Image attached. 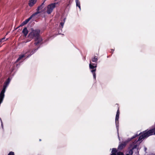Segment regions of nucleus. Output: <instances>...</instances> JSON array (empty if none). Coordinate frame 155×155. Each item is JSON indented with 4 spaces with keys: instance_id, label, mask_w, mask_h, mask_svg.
Returning <instances> with one entry per match:
<instances>
[{
    "instance_id": "obj_26",
    "label": "nucleus",
    "mask_w": 155,
    "mask_h": 155,
    "mask_svg": "<svg viewBox=\"0 0 155 155\" xmlns=\"http://www.w3.org/2000/svg\"><path fill=\"white\" fill-rule=\"evenodd\" d=\"M33 54V53H32V54H31V55L32 54Z\"/></svg>"
},
{
    "instance_id": "obj_3",
    "label": "nucleus",
    "mask_w": 155,
    "mask_h": 155,
    "mask_svg": "<svg viewBox=\"0 0 155 155\" xmlns=\"http://www.w3.org/2000/svg\"><path fill=\"white\" fill-rule=\"evenodd\" d=\"M151 133H152V132L151 130H149L148 131H143L142 135H140L139 138L138 139L136 142H137L138 141L141 140L142 139L148 137L150 136H151Z\"/></svg>"
},
{
    "instance_id": "obj_24",
    "label": "nucleus",
    "mask_w": 155,
    "mask_h": 155,
    "mask_svg": "<svg viewBox=\"0 0 155 155\" xmlns=\"http://www.w3.org/2000/svg\"><path fill=\"white\" fill-rule=\"evenodd\" d=\"M110 155H117V154L116 153H111Z\"/></svg>"
},
{
    "instance_id": "obj_19",
    "label": "nucleus",
    "mask_w": 155,
    "mask_h": 155,
    "mask_svg": "<svg viewBox=\"0 0 155 155\" xmlns=\"http://www.w3.org/2000/svg\"><path fill=\"white\" fill-rule=\"evenodd\" d=\"M8 155H15L14 153L12 152H10L8 153Z\"/></svg>"
},
{
    "instance_id": "obj_18",
    "label": "nucleus",
    "mask_w": 155,
    "mask_h": 155,
    "mask_svg": "<svg viewBox=\"0 0 155 155\" xmlns=\"http://www.w3.org/2000/svg\"><path fill=\"white\" fill-rule=\"evenodd\" d=\"M137 144H136V145H135L133 147L132 149L133 150H134V149H135V148H137Z\"/></svg>"
},
{
    "instance_id": "obj_20",
    "label": "nucleus",
    "mask_w": 155,
    "mask_h": 155,
    "mask_svg": "<svg viewBox=\"0 0 155 155\" xmlns=\"http://www.w3.org/2000/svg\"><path fill=\"white\" fill-rule=\"evenodd\" d=\"M138 135H138L137 134H136L135 135L133 136V137L131 138V139H133L135 138L136 137L138 136Z\"/></svg>"
},
{
    "instance_id": "obj_1",
    "label": "nucleus",
    "mask_w": 155,
    "mask_h": 155,
    "mask_svg": "<svg viewBox=\"0 0 155 155\" xmlns=\"http://www.w3.org/2000/svg\"><path fill=\"white\" fill-rule=\"evenodd\" d=\"M40 33V31L39 29L34 30L31 29V32L29 34L28 36L31 39H32L34 37L35 38V40L37 41L35 43L36 45H37L41 41V38L39 37V35Z\"/></svg>"
},
{
    "instance_id": "obj_6",
    "label": "nucleus",
    "mask_w": 155,
    "mask_h": 155,
    "mask_svg": "<svg viewBox=\"0 0 155 155\" xmlns=\"http://www.w3.org/2000/svg\"><path fill=\"white\" fill-rule=\"evenodd\" d=\"M10 81V79L9 78H8L6 81L5 82V84L4 85L2 91L0 93H2L4 95V93L5 91V89L9 84Z\"/></svg>"
},
{
    "instance_id": "obj_8",
    "label": "nucleus",
    "mask_w": 155,
    "mask_h": 155,
    "mask_svg": "<svg viewBox=\"0 0 155 155\" xmlns=\"http://www.w3.org/2000/svg\"><path fill=\"white\" fill-rule=\"evenodd\" d=\"M37 0H29L28 5L30 6H32L36 2Z\"/></svg>"
},
{
    "instance_id": "obj_4",
    "label": "nucleus",
    "mask_w": 155,
    "mask_h": 155,
    "mask_svg": "<svg viewBox=\"0 0 155 155\" xmlns=\"http://www.w3.org/2000/svg\"><path fill=\"white\" fill-rule=\"evenodd\" d=\"M117 105V112L116 114L115 117V124L116 127H118L119 126V115L120 114V112L119 110V105L117 104H116Z\"/></svg>"
},
{
    "instance_id": "obj_7",
    "label": "nucleus",
    "mask_w": 155,
    "mask_h": 155,
    "mask_svg": "<svg viewBox=\"0 0 155 155\" xmlns=\"http://www.w3.org/2000/svg\"><path fill=\"white\" fill-rule=\"evenodd\" d=\"M126 145V143L124 142L121 143L119 145L117 149L119 150H121L125 147Z\"/></svg>"
},
{
    "instance_id": "obj_17",
    "label": "nucleus",
    "mask_w": 155,
    "mask_h": 155,
    "mask_svg": "<svg viewBox=\"0 0 155 155\" xmlns=\"http://www.w3.org/2000/svg\"><path fill=\"white\" fill-rule=\"evenodd\" d=\"M133 149H131L129 150V153L130 154L132 155L133 153Z\"/></svg>"
},
{
    "instance_id": "obj_11",
    "label": "nucleus",
    "mask_w": 155,
    "mask_h": 155,
    "mask_svg": "<svg viewBox=\"0 0 155 155\" xmlns=\"http://www.w3.org/2000/svg\"><path fill=\"white\" fill-rule=\"evenodd\" d=\"M37 13H36L35 14L33 15L31 17H30V18H28L27 19V20H25V21H23V23L25 25L26 24L28 21H29L30 20V19H31L32 17L34 15H35L36 14H37Z\"/></svg>"
},
{
    "instance_id": "obj_25",
    "label": "nucleus",
    "mask_w": 155,
    "mask_h": 155,
    "mask_svg": "<svg viewBox=\"0 0 155 155\" xmlns=\"http://www.w3.org/2000/svg\"><path fill=\"white\" fill-rule=\"evenodd\" d=\"M25 25V24L24 23H23V22L22 24H21V26H22L24 25Z\"/></svg>"
},
{
    "instance_id": "obj_5",
    "label": "nucleus",
    "mask_w": 155,
    "mask_h": 155,
    "mask_svg": "<svg viewBox=\"0 0 155 155\" xmlns=\"http://www.w3.org/2000/svg\"><path fill=\"white\" fill-rule=\"evenodd\" d=\"M56 4V3H53L48 6L47 12L48 14H50L53 11L55 7Z\"/></svg>"
},
{
    "instance_id": "obj_12",
    "label": "nucleus",
    "mask_w": 155,
    "mask_h": 155,
    "mask_svg": "<svg viewBox=\"0 0 155 155\" xmlns=\"http://www.w3.org/2000/svg\"><path fill=\"white\" fill-rule=\"evenodd\" d=\"M76 5L78 6L80 9H81L80 4V2L78 0H76Z\"/></svg>"
},
{
    "instance_id": "obj_10",
    "label": "nucleus",
    "mask_w": 155,
    "mask_h": 155,
    "mask_svg": "<svg viewBox=\"0 0 155 155\" xmlns=\"http://www.w3.org/2000/svg\"><path fill=\"white\" fill-rule=\"evenodd\" d=\"M26 55H25V56L24 54H21L20 55H19V58H18L17 60L16 61L17 62H18L20 60H21L22 58H24L25 56H26Z\"/></svg>"
},
{
    "instance_id": "obj_22",
    "label": "nucleus",
    "mask_w": 155,
    "mask_h": 155,
    "mask_svg": "<svg viewBox=\"0 0 155 155\" xmlns=\"http://www.w3.org/2000/svg\"><path fill=\"white\" fill-rule=\"evenodd\" d=\"M5 39V38H2L1 39H0V42H1L4 39Z\"/></svg>"
},
{
    "instance_id": "obj_13",
    "label": "nucleus",
    "mask_w": 155,
    "mask_h": 155,
    "mask_svg": "<svg viewBox=\"0 0 155 155\" xmlns=\"http://www.w3.org/2000/svg\"><path fill=\"white\" fill-rule=\"evenodd\" d=\"M117 150L115 148H113L111 151V153H114L117 154Z\"/></svg>"
},
{
    "instance_id": "obj_14",
    "label": "nucleus",
    "mask_w": 155,
    "mask_h": 155,
    "mask_svg": "<svg viewBox=\"0 0 155 155\" xmlns=\"http://www.w3.org/2000/svg\"><path fill=\"white\" fill-rule=\"evenodd\" d=\"M43 3L41 5L39 6L38 8V13H39L40 11H39L43 7Z\"/></svg>"
},
{
    "instance_id": "obj_9",
    "label": "nucleus",
    "mask_w": 155,
    "mask_h": 155,
    "mask_svg": "<svg viewBox=\"0 0 155 155\" xmlns=\"http://www.w3.org/2000/svg\"><path fill=\"white\" fill-rule=\"evenodd\" d=\"M22 32L23 33L24 35L25 36H26L28 33V31L27 30V28L26 27L25 28L22 30Z\"/></svg>"
},
{
    "instance_id": "obj_15",
    "label": "nucleus",
    "mask_w": 155,
    "mask_h": 155,
    "mask_svg": "<svg viewBox=\"0 0 155 155\" xmlns=\"http://www.w3.org/2000/svg\"><path fill=\"white\" fill-rule=\"evenodd\" d=\"M150 130H152V133H151L152 134H151V135L153 134L155 135V128H153Z\"/></svg>"
},
{
    "instance_id": "obj_2",
    "label": "nucleus",
    "mask_w": 155,
    "mask_h": 155,
    "mask_svg": "<svg viewBox=\"0 0 155 155\" xmlns=\"http://www.w3.org/2000/svg\"><path fill=\"white\" fill-rule=\"evenodd\" d=\"M97 58H96V57H95L92 59V62L89 64L90 68L92 69L91 72L93 73L94 77L95 80L96 78V76L95 72L96 71V67L97 65Z\"/></svg>"
},
{
    "instance_id": "obj_23",
    "label": "nucleus",
    "mask_w": 155,
    "mask_h": 155,
    "mask_svg": "<svg viewBox=\"0 0 155 155\" xmlns=\"http://www.w3.org/2000/svg\"><path fill=\"white\" fill-rule=\"evenodd\" d=\"M114 51V50L113 49H111V51L110 52L112 54L113 53Z\"/></svg>"
},
{
    "instance_id": "obj_21",
    "label": "nucleus",
    "mask_w": 155,
    "mask_h": 155,
    "mask_svg": "<svg viewBox=\"0 0 155 155\" xmlns=\"http://www.w3.org/2000/svg\"><path fill=\"white\" fill-rule=\"evenodd\" d=\"M60 25H61V26L62 27H63V26L64 25V23H63V22H61L60 23Z\"/></svg>"
},
{
    "instance_id": "obj_16",
    "label": "nucleus",
    "mask_w": 155,
    "mask_h": 155,
    "mask_svg": "<svg viewBox=\"0 0 155 155\" xmlns=\"http://www.w3.org/2000/svg\"><path fill=\"white\" fill-rule=\"evenodd\" d=\"M117 155H124V153L121 152H119L117 153Z\"/></svg>"
}]
</instances>
